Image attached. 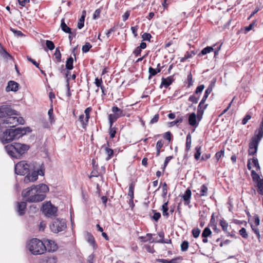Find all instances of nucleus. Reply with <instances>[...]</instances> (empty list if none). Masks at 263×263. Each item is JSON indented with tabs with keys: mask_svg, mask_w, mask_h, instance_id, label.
Instances as JSON below:
<instances>
[{
	"mask_svg": "<svg viewBox=\"0 0 263 263\" xmlns=\"http://www.w3.org/2000/svg\"><path fill=\"white\" fill-rule=\"evenodd\" d=\"M20 116V113L13 109L9 105L0 106V132L4 128H13L18 124H24L25 121Z\"/></svg>",
	"mask_w": 263,
	"mask_h": 263,
	"instance_id": "f257e3e1",
	"label": "nucleus"
},
{
	"mask_svg": "<svg viewBox=\"0 0 263 263\" xmlns=\"http://www.w3.org/2000/svg\"><path fill=\"white\" fill-rule=\"evenodd\" d=\"M31 132L29 127H17L16 128H8L5 131L2 130L0 135V139L4 144L22 137L27 133Z\"/></svg>",
	"mask_w": 263,
	"mask_h": 263,
	"instance_id": "f03ea898",
	"label": "nucleus"
},
{
	"mask_svg": "<svg viewBox=\"0 0 263 263\" xmlns=\"http://www.w3.org/2000/svg\"><path fill=\"white\" fill-rule=\"evenodd\" d=\"M7 154L12 158L21 159L29 149V146L25 144L14 142L5 147Z\"/></svg>",
	"mask_w": 263,
	"mask_h": 263,
	"instance_id": "7ed1b4c3",
	"label": "nucleus"
},
{
	"mask_svg": "<svg viewBox=\"0 0 263 263\" xmlns=\"http://www.w3.org/2000/svg\"><path fill=\"white\" fill-rule=\"evenodd\" d=\"M37 189L35 185H32L23 190L22 197L25 199L26 202H38L43 201L45 198V195L40 194L37 192Z\"/></svg>",
	"mask_w": 263,
	"mask_h": 263,
	"instance_id": "20e7f679",
	"label": "nucleus"
},
{
	"mask_svg": "<svg viewBox=\"0 0 263 263\" xmlns=\"http://www.w3.org/2000/svg\"><path fill=\"white\" fill-rule=\"evenodd\" d=\"M29 251L33 255H41L46 251L45 244L37 238L32 239L28 245Z\"/></svg>",
	"mask_w": 263,
	"mask_h": 263,
	"instance_id": "39448f33",
	"label": "nucleus"
},
{
	"mask_svg": "<svg viewBox=\"0 0 263 263\" xmlns=\"http://www.w3.org/2000/svg\"><path fill=\"white\" fill-rule=\"evenodd\" d=\"M34 165L33 163L28 162L26 161H21L15 165V172L19 175L28 176L31 174L33 171Z\"/></svg>",
	"mask_w": 263,
	"mask_h": 263,
	"instance_id": "423d86ee",
	"label": "nucleus"
},
{
	"mask_svg": "<svg viewBox=\"0 0 263 263\" xmlns=\"http://www.w3.org/2000/svg\"><path fill=\"white\" fill-rule=\"evenodd\" d=\"M45 168L42 164L40 168H37L35 166H34L33 171L31 172V174L28 176H25L24 178V182L25 183H29L30 182H34L38 179L39 175L44 176Z\"/></svg>",
	"mask_w": 263,
	"mask_h": 263,
	"instance_id": "0eeeda50",
	"label": "nucleus"
},
{
	"mask_svg": "<svg viewBox=\"0 0 263 263\" xmlns=\"http://www.w3.org/2000/svg\"><path fill=\"white\" fill-rule=\"evenodd\" d=\"M52 232L58 233L64 231L66 228L65 220L61 219H55L50 226Z\"/></svg>",
	"mask_w": 263,
	"mask_h": 263,
	"instance_id": "6e6552de",
	"label": "nucleus"
},
{
	"mask_svg": "<svg viewBox=\"0 0 263 263\" xmlns=\"http://www.w3.org/2000/svg\"><path fill=\"white\" fill-rule=\"evenodd\" d=\"M43 212L47 217L54 216L57 212V208L50 202L43 205Z\"/></svg>",
	"mask_w": 263,
	"mask_h": 263,
	"instance_id": "1a4fd4ad",
	"label": "nucleus"
},
{
	"mask_svg": "<svg viewBox=\"0 0 263 263\" xmlns=\"http://www.w3.org/2000/svg\"><path fill=\"white\" fill-rule=\"evenodd\" d=\"M16 211L18 215L22 216L24 215L26 211L27 203L26 201L21 202H17Z\"/></svg>",
	"mask_w": 263,
	"mask_h": 263,
	"instance_id": "9d476101",
	"label": "nucleus"
},
{
	"mask_svg": "<svg viewBox=\"0 0 263 263\" xmlns=\"http://www.w3.org/2000/svg\"><path fill=\"white\" fill-rule=\"evenodd\" d=\"M45 244L46 250L49 252H53L57 250L58 247L54 241L51 240H47L44 242Z\"/></svg>",
	"mask_w": 263,
	"mask_h": 263,
	"instance_id": "9b49d317",
	"label": "nucleus"
},
{
	"mask_svg": "<svg viewBox=\"0 0 263 263\" xmlns=\"http://www.w3.org/2000/svg\"><path fill=\"white\" fill-rule=\"evenodd\" d=\"M135 186V182H132L129 184L128 196L130 197V199H129V204L130 206H133L134 205V202H133V199H134V197Z\"/></svg>",
	"mask_w": 263,
	"mask_h": 263,
	"instance_id": "f8f14e48",
	"label": "nucleus"
},
{
	"mask_svg": "<svg viewBox=\"0 0 263 263\" xmlns=\"http://www.w3.org/2000/svg\"><path fill=\"white\" fill-rule=\"evenodd\" d=\"M258 144H257V142H253L252 141H250L249 145V150L248 154L249 155L253 156L254 155L257 151Z\"/></svg>",
	"mask_w": 263,
	"mask_h": 263,
	"instance_id": "ddd939ff",
	"label": "nucleus"
},
{
	"mask_svg": "<svg viewBox=\"0 0 263 263\" xmlns=\"http://www.w3.org/2000/svg\"><path fill=\"white\" fill-rule=\"evenodd\" d=\"M189 115V124L193 127H197L199 123L197 122L196 115L194 112H192Z\"/></svg>",
	"mask_w": 263,
	"mask_h": 263,
	"instance_id": "4468645a",
	"label": "nucleus"
},
{
	"mask_svg": "<svg viewBox=\"0 0 263 263\" xmlns=\"http://www.w3.org/2000/svg\"><path fill=\"white\" fill-rule=\"evenodd\" d=\"M192 192L191 190L188 188L186 189L182 197L184 201V204L186 205L189 204L190 203V199L191 197Z\"/></svg>",
	"mask_w": 263,
	"mask_h": 263,
	"instance_id": "2eb2a0df",
	"label": "nucleus"
},
{
	"mask_svg": "<svg viewBox=\"0 0 263 263\" xmlns=\"http://www.w3.org/2000/svg\"><path fill=\"white\" fill-rule=\"evenodd\" d=\"M263 137V128H262V126H260V128L258 129V134L253 137L251 138V141L255 142H257V144H259V141H260L261 139Z\"/></svg>",
	"mask_w": 263,
	"mask_h": 263,
	"instance_id": "dca6fc26",
	"label": "nucleus"
},
{
	"mask_svg": "<svg viewBox=\"0 0 263 263\" xmlns=\"http://www.w3.org/2000/svg\"><path fill=\"white\" fill-rule=\"evenodd\" d=\"M19 89V83H8V86L6 88V91L7 92L16 91Z\"/></svg>",
	"mask_w": 263,
	"mask_h": 263,
	"instance_id": "f3484780",
	"label": "nucleus"
},
{
	"mask_svg": "<svg viewBox=\"0 0 263 263\" xmlns=\"http://www.w3.org/2000/svg\"><path fill=\"white\" fill-rule=\"evenodd\" d=\"M35 186L38 190L37 192L40 194H45V193L49 191V187L45 184H40L38 185H35Z\"/></svg>",
	"mask_w": 263,
	"mask_h": 263,
	"instance_id": "a211bd4d",
	"label": "nucleus"
},
{
	"mask_svg": "<svg viewBox=\"0 0 263 263\" xmlns=\"http://www.w3.org/2000/svg\"><path fill=\"white\" fill-rule=\"evenodd\" d=\"M94 84L96 92H98L99 90V88H100L102 94L104 96L106 95L107 91L105 87L103 85V83H94Z\"/></svg>",
	"mask_w": 263,
	"mask_h": 263,
	"instance_id": "6ab92c4d",
	"label": "nucleus"
},
{
	"mask_svg": "<svg viewBox=\"0 0 263 263\" xmlns=\"http://www.w3.org/2000/svg\"><path fill=\"white\" fill-rule=\"evenodd\" d=\"M60 27L62 30L64 32L71 33V29L66 24L64 18L62 19Z\"/></svg>",
	"mask_w": 263,
	"mask_h": 263,
	"instance_id": "aec40b11",
	"label": "nucleus"
},
{
	"mask_svg": "<svg viewBox=\"0 0 263 263\" xmlns=\"http://www.w3.org/2000/svg\"><path fill=\"white\" fill-rule=\"evenodd\" d=\"M85 15L86 11L84 10L82 12V15L80 18L79 19L77 25V27L79 29H82L84 27Z\"/></svg>",
	"mask_w": 263,
	"mask_h": 263,
	"instance_id": "412c9836",
	"label": "nucleus"
},
{
	"mask_svg": "<svg viewBox=\"0 0 263 263\" xmlns=\"http://www.w3.org/2000/svg\"><path fill=\"white\" fill-rule=\"evenodd\" d=\"M251 176L254 182H256L257 183V184H259V183H260V181H262L263 179H261L260 178V176L258 174L256 173V172L254 170H252L251 171Z\"/></svg>",
	"mask_w": 263,
	"mask_h": 263,
	"instance_id": "4be33fe9",
	"label": "nucleus"
},
{
	"mask_svg": "<svg viewBox=\"0 0 263 263\" xmlns=\"http://www.w3.org/2000/svg\"><path fill=\"white\" fill-rule=\"evenodd\" d=\"M73 59L72 57H70L69 58L67 59L65 65L67 70H70L73 69Z\"/></svg>",
	"mask_w": 263,
	"mask_h": 263,
	"instance_id": "5701e85b",
	"label": "nucleus"
},
{
	"mask_svg": "<svg viewBox=\"0 0 263 263\" xmlns=\"http://www.w3.org/2000/svg\"><path fill=\"white\" fill-rule=\"evenodd\" d=\"M214 50L212 46H207L205 48H203L200 53L198 54V57H201V55L206 54Z\"/></svg>",
	"mask_w": 263,
	"mask_h": 263,
	"instance_id": "b1692460",
	"label": "nucleus"
},
{
	"mask_svg": "<svg viewBox=\"0 0 263 263\" xmlns=\"http://www.w3.org/2000/svg\"><path fill=\"white\" fill-rule=\"evenodd\" d=\"M168 201H167L165 202L162 205V214L164 216L168 217L169 213L168 212Z\"/></svg>",
	"mask_w": 263,
	"mask_h": 263,
	"instance_id": "393cba45",
	"label": "nucleus"
},
{
	"mask_svg": "<svg viewBox=\"0 0 263 263\" xmlns=\"http://www.w3.org/2000/svg\"><path fill=\"white\" fill-rule=\"evenodd\" d=\"M161 71V68H153L151 67H150L148 69V72H149V78H150L152 76H155L158 73L160 72Z\"/></svg>",
	"mask_w": 263,
	"mask_h": 263,
	"instance_id": "a878e982",
	"label": "nucleus"
},
{
	"mask_svg": "<svg viewBox=\"0 0 263 263\" xmlns=\"http://www.w3.org/2000/svg\"><path fill=\"white\" fill-rule=\"evenodd\" d=\"M87 241L93 247L95 246V240L92 235L89 233H87L86 235Z\"/></svg>",
	"mask_w": 263,
	"mask_h": 263,
	"instance_id": "bb28decb",
	"label": "nucleus"
},
{
	"mask_svg": "<svg viewBox=\"0 0 263 263\" xmlns=\"http://www.w3.org/2000/svg\"><path fill=\"white\" fill-rule=\"evenodd\" d=\"M120 117L118 115L115 113L109 115V125L110 126H112L114 122H115Z\"/></svg>",
	"mask_w": 263,
	"mask_h": 263,
	"instance_id": "cd10ccee",
	"label": "nucleus"
},
{
	"mask_svg": "<svg viewBox=\"0 0 263 263\" xmlns=\"http://www.w3.org/2000/svg\"><path fill=\"white\" fill-rule=\"evenodd\" d=\"M111 110L114 113L118 114L119 117H121L124 116L123 111L118 108L117 106H113L111 108Z\"/></svg>",
	"mask_w": 263,
	"mask_h": 263,
	"instance_id": "c85d7f7f",
	"label": "nucleus"
},
{
	"mask_svg": "<svg viewBox=\"0 0 263 263\" xmlns=\"http://www.w3.org/2000/svg\"><path fill=\"white\" fill-rule=\"evenodd\" d=\"M208 188L205 184L201 186L200 189V196H208Z\"/></svg>",
	"mask_w": 263,
	"mask_h": 263,
	"instance_id": "c756f323",
	"label": "nucleus"
},
{
	"mask_svg": "<svg viewBox=\"0 0 263 263\" xmlns=\"http://www.w3.org/2000/svg\"><path fill=\"white\" fill-rule=\"evenodd\" d=\"M191 141H192V139H191V135L190 134V133H189L186 136V151H189L190 148H191Z\"/></svg>",
	"mask_w": 263,
	"mask_h": 263,
	"instance_id": "7c9ffc66",
	"label": "nucleus"
},
{
	"mask_svg": "<svg viewBox=\"0 0 263 263\" xmlns=\"http://www.w3.org/2000/svg\"><path fill=\"white\" fill-rule=\"evenodd\" d=\"M105 154L107 155V157L106 158V159L107 160H108L113 156L114 151L111 148H109L107 147H105Z\"/></svg>",
	"mask_w": 263,
	"mask_h": 263,
	"instance_id": "2f4dec72",
	"label": "nucleus"
},
{
	"mask_svg": "<svg viewBox=\"0 0 263 263\" xmlns=\"http://www.w3.org/2000/svg\"><path fill=\"white\" fill-rule=\"evenodd\" d=\"M201 147L199 145H198L195 147L196 152L194 154V158L196 160H198L200 158L201 154Z\"/></svg>",
	"mask_w": 263,
	"mask_h": 263,
	"instance_id": "473e14b6",
	"label": "nucleus"
},
{
	"mask_svg": "<svg viewBox=\"0 0 263 263\" xmlns=\"http://www.w3.org/2000/svg\"><path fill=\"white\" fill-rule=\"evenodd\" d=\"M48 115L49 116V121L51 123H53L54 122L55 120L54 118L53 115V109L52 107H51L48 111Z\"/></svg>",
	"mask_w": 263,
	"mask_h": 263,
	"instance_id": "72a5a7b5",
	"label": "nucleus"
},
{
	"mask_svg": "<svg viewBox=\"0 0 263 263\" xmlns=\"http://www.w3.org/2000/svg\"><path fill=\"white\" fill-rule=\"evenodd\" d=\"M212 234V231L208 227H206L204 228L203 231H202L201 236L202 237H209Z\"/></svg>",
	"mask_w": 263,
	"mask_h": 263,
	"instance_id": "f704fd0d",
	"label": "nucleus"
},
{
	"mask_svg": "<svg viewBox=\"0 0 263 263\" xmlns=\"http://www.w3.org/2000/svg\"><path fill=\"white\" fill-rule=\"evenodd\" d=\"M220 225L222 227V230L224 231L225 232H228V228L229 227V224L228 222L223 220H221L220 221Z\"/></svg>",
	"mask_w": 263,
	"mask_h": 263,
	"instance_id": "c9c22d12",
	"label": "nucleus"
},
{
	"mask_svg": "<svg viewBox=\"0 0 263 263\" xmlns=\"http://www.w3.org/2000/svg\"><path fill=\"white\" fill-rule=\"evenodd\" d=\"M54 55L57 62H60L61 61V54L59 47L56 48Z\"/></svg>",
	"mask_w": 263,
	"mask_h": 263,
	"instance_id": "e433bc0d",
	"label": "nucleus"
},
{
	"mask_svg": "<svg viewBox=\"0 0 263 263\" xmlns=\"http://www.w3.org/2000/svg\"><path fill=\"white\" fill-rule=\"evenodd\" d=\"M92 47L91 45L89 43H86L82 47V51L84 53H86L89 51L90 49Z\"/></svg>",
	"mask_w": 263,
	"mask_h": 263,
	"instance_id": "4c0bfd02",
	"label": "nucleus"
},
{
	"mask_svg": "<svg viewBox=\"0 0 263 263\" xmlns=\"http://www.w3.org/2000/svg\"><path fill=\"white\" fill-rule=\"evenodd\" d=\"M46 46L47 48L50 50L54 49L55 47L53 42L50 40L46 41Z\"/></svg>",
	"mask_w": 263,
	"mask_h": 263,
	"instance_id": "58836bf2",
	"label": "nucleus"
},
{
	"mask_svg": "<svg viewBox=\"0 0 263 263\" xmlns=\"http://www.w3.org/2000/svg\"><path fill=\"white\" fill-rule=\"evenodd\" d=\"M239 234L240 235H241L243 238H248V234L247 232V231L245 228H242L239 231Z\"/></svg>",
	"mask_w": 263,
	"mask_h": 263,
	"instance_id": "ea45409f",
	"label": "nucleus"
},
{
	"mask_svg": "<svg viewBox=\"0 0 263 263\" xmlns=\"http://www.w3.org/2000/svg\"><path fill=\"white\" fill-rule=\"evenodd\" d=\"M183 120V116H180V117H178L177 118L171 122V124L172 125H177L178 124H180L182 122Z\"/></svg>",
	"mask_w": 263,
	"mask_h": 263,
	"instance_id": "a19ab883",
	"label": "nucleus"
},
{
	"mask_svg": "<svg viewBox=\"0 0 263 263\" xmlns=\"http://www.w3.org/2000/svg\"><path fill=\"white\" fill-rule=\"evenodd\" d=\"M200 232V230L198 228H194L192 231V234L195 238L199 237Z\"/></svg>",
	"mask_w": 263,
	"mask_h": 263,
	"instance_id": "79ce46f5",
	"label": "nucleus"
},
{
	"mask_svg": "<svg viewBox=\"0 0 263 263\" xmlns=\"http://www.w3.org/2000/svg\"><path fill=\"white\" fill-rule=\"evenodd\" d=\"M189 248L188 241L184 240L181 244V250L182 251H185Z\"/></svg>",
	"mask_w": 263,
	"mask_h": 263,
	"instance_id": "37998d69",
	"label": "nucleus"
},
{
	"mask_svg": "<svg viewBox=\"0 0 263 263\" xmlns=\"http://www.w3.org/2000/svg\"><path fill=\"white\" fill-rule=\"evenodd\" d=\"M92 109L91 107H87L85 109L84 112L85 114L86 118L85 120L86 122H88V120L90 118V112L91 111Z\"/></svg>",
	"mask_w": 263,
	"mask_h": 263,
	"instance_id": "c03bdc74",
	"label": "nucleus"
},
{
	"mask_svg": "<svg viewBox=\"0 0 263 263\" xmlns=\"http://www.w3.org/2000/svg\"><path fill=\"white\" fill-rule=\"evenodd\" d=\"M208 106V104H204V103H201V102L200 101V102L199 103L198 106V108H197V110H199L200 111H204V110Z\"/></svg>",
	"mask_w": 263,
	"mask_h": 263,
	"instance_id": "a18cd8bd",
	"label": "nucleus"
},
{
	"mask_svg": "<svg viewBox=\"0 0 263 263\" xmlns=\"http://www.w3.org/2000/svg\"><path fill=\"white\" fill-rule=\"evenodd\" d=\"M153 212L154 213V214L152 217V218L155 221H157L161 217V214L159 212H156L155 210H153Z\"/></svg>",
	"mask_w": 263,
	"mask_h": 263,
	"instance_id": "49530a36",
	"label": "nucleus"
},
{
	"mask_svg": "<svg viewBox=\"0 0 263 263\" xmlns=\"http://www.w3.org/2000/svg\"><path fill=\"white\" fill-rule=\"evenodd\" d=\"M255 25H256V21L253 22L248 26L245 27V33H246L247 32L250 31L252 29L253 26H254Z\"/></svg>",
	"mask_w": 263,
	"mask_h": 263,
	"instance_id": "de8ad7c7",
	"label": "nucleus"
},
{
	"mask_svg": "<svg viewBox=\"0 0 263 263\" xmlns=\"http://www.w3.org/2000/svg\"><path fill=\"white\" fill-rule=\"evenodd\" d=\"M0 53L1 55L6 59H7L8 57L11 58V55L4 48L2 49V50L0 51Z\"/></svg>",
	"mask_w": 263,
	"mask_h": 263,
	"instance_id": "09e8293b",
	"label": "nucleus"
},
{
	"mask_svg": "<svg viewBox=\"0 0 263 263\" xmlns=\"http://www.w3.org/2000/svg\"><path fill=\"white\" fill-rule=\"evenodd\" d=\"M251 159H252V163H253L254 166L255 167H256V170H260V166H259V164L257 158H256V157H253Z\"/></svg>",
	"mask_w": 263,
	"mask_h": 263,
	"instance_id": "8fccbe9b",
	"label": "nucleus"
},
{
	"mask_svg": "<svg viewBox=\"0 0 263 263\" xmlns=\"http://www.w3.org/2000/svg\"><path fill=\"white\" fill-rule=\"evenodd\" d=\"M79 120L82 123V127L83 128H85L88 122H86V121L85 122L84 121V115H83V114L79 116Z\"/></svg>",
	"mask_w": 263,
	"mask_h": 263,
	"instance_id": "3c124183",
	"label": "nucleus"
},
{
	"mask_svg": "<svg viewBox=\"0 0 263 263\" xmlns=\"http://www.w3.org/2000/svg\"><path fill=\"white\" fill-rule=\"evenodd\" d=\"M142 38L144 41H150V40L152 38V35L150 33L145 32L142 35Z\"/></svg>",
	"mask_w": 263,
	"mask_h": 263,
	"instance_id": "603ef678",
	"label": "nucleus"
},
{
	"mask_svg": "<svg viewBox=\"0 0 263 263\" xmlns=\"http://www.w3.org/2000/svg\"><path fill=\"white\" fill-rule=\"evenodd\" d=\"M251 228L253 230V231L254 232V233L257 236V237L258 238V239H259L260 238V233H259V231L258 230V228H256L254 226H253V224H251Z\"/></svg>",
	"mask_w": 263,
	"mask_h": 263,
	"instance_id": "864d4df0",
	"label": "nucleus"
},
{
	"mask_svg": "<svg viewBox=\"0 0 263 263\" xmlns=\"http://www.w3.org/2000/svg\"><path fill=\"white\" fill-rule=\"evenodd\" d=\"M223 156H224V151L223 150H221L220 151L217 152L215 156L217 161H218L220 159V158H221L222 157H223Z\"/></svg>",
	"mask_w": 263,
	"mask_h": 263,
	"instance_id": "5fc2aeb1",
	"label": "nucleus"
},
{
	"mask_svg": "<svg viewBox=\"0 0 263 263\" xmlns=\"http://www.w3.org/2000/svg\"><path fill=\"white\" fill-rule=\"evenodd\" d=\"M261 182L257 184L258 187V192L259 194L263 195V180L260 181Z\"/></svg>",
	"mask_w": 263,
	"mask_h": 263,
	"instance_id": "6e6d98bb",
	"label": "nucleus"
},
{
	"mask_svg": "<svg viewBox=\"0 0 263 263\" xmlns=\"http://www.w3.org/2000/svg\"><path fill=\"white\" fill-rule=\"evenodd\" d=\"M116 134V130L115 128L112 126L109 127V135L111 138H114L115 137Z\"/></svg>",
	"mask_w": 263,
	"mask_h": 263,
	"instance_id": "4d7b16f0",
	"label": "nucleus"
},
{
	"mask_svg": "<svg viewBox=\"0 0 263 263\" xmlns=\"http://www.w3.org/2000/svg\"><path fill=\"white\" fill-rule=\"evenodd\" d=\"M146 237H147V238L146 239V240H143V242H146L148 241L152 243L155 242V241H156V240L152 239V234L151 233H147L146 234Z\"/></svg>",
	"mask_w": 263,
	"mask_h": 263,
	"instance_id": "13d9d810",
	"label": "nucleus"
},
{
	"mask_svg": "<svg viewBox=\"0 0 263 263\" xmlns=\"http://www.w3.org/2000/svg\"><path fill=\"white\" fill-rule=\"evenodd\" d=\"M159 118V114H156L154 117L151 120L149 124H153L158 122Z\"/></svg>",
	"mask_w": 263,
	"mask_h": 263,
	"instance_id": "bf43d9fd",
	"label": "nucleus"
},
{
	"mask_svg": "<svg viewBox=\"0 0 263 263\" xmlns=\"http://www.w3.org/2000/svg\"><path fill=\"white\" fill-rule=\"evenodd\" d=\"M199 98L195 97L194 95L191 96L189 98V101L193 102V103H197L198 101Z\"/></svg>",
	"mask_w": 263,
	"mask_h": 263,
	"instance_id": "052dcab7",
	"label": "nucleus"
},
{
	"mask_svg": "<svg viewBox=\"0 0 263 263\" xmlns=\"http://www.w3.org/2000/svg\"><path fill=\"white\" fill-rule=\"evenodd\" d=\"M167 184L165 182L164 183L162 187V197L165 198L167 194Z\"/></svg>",
	"mask_w": 263,
	"mask_h": 263,
	"instance_id": "680f3d73",
	"label": "nucleus"
},
{
	"mask_svg": "<svg viewBox=\"0 0 263 263\" xmlns=\"http://www.w3.org/2000/svg\"><path fill=\"white\" fill-rule=\"evenodd\" d=\"M197 53V51L195 50H191L190 51L186 52L185 54L187 55V58L189 59L191 58Z\"/></svg>",
	"mask_w": 263,
	"mask_h": 263,
	"instance_id": "e2e57ef3",
	"label": "nucleus"
},
{
	"mask_svg": "<svg viewBox=\"0 0 263 263\" xmlns=\"http://www.w3.org/2000/svg\"><path fill=\"white\" fill-rule=\"evenodd\" d=\"M100 13L101 10L100 9L96 10L93 14V18L95 20L98 18L100 17Z\"/></svg>",
	"mask_w": 263,
	"mask_h": 263,
	"instance_id": "0e129e2a",
	"label": "nucleus"
},
{
	"mask_svg": "<svg viewBox=\"0 0 263 263\" xmlns=\"http://www.w3.org/2000/svg\"><path fill=\"white\" fill-rule=\"evenodd\" d=\"M27 60L31 62L35 67L39 68V64L37 63L34 60L32 59L31 57L27 56Z\"/></svg>",
	"mask_w": 263,
	"mask_h": 263,
	"instance_id": "69168bd1",
	"label": "nucleus"
},
{
	"mask_svg": "<svg viewBox=\"0 0 263 263\" xmlns=\"http://www.w3.org/2000/svg\"><path fill=\"white\" fill-rule=\"evenodd\" d=\"M95 255L91 254L89 255L87 259V263H95L94 262Z\"/></svg>",
	"mask_w": 263,
	"mask_h": 263,
	"instance_id": "338daca9",
	"label": "nucleus"
},
{
	"mask_svg": "<svg viewBox=\"0 0 263 263\" xmlns=\"http://www.w3.org/2000/svg\"><path fill=\"white\" fill-rule=\"evenodd\" d=\"M204 88V85H200L198 86L195 90V93L196 94H198L199 93H201Z\"/></svg>",
	"mask_w": 263,
	"mask_h": 263,
	"instance_id": "774afa93",
	"label": "nucleus"
}]
</instances>
